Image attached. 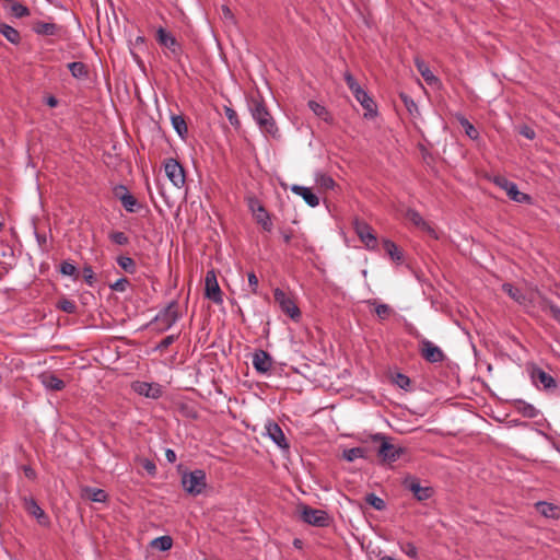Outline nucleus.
<instances>
[{
  "label": "nucleus",
  "instance_id": "f257e3e1",
  "mask_svg": "<svg viewBox=\"0 0 560 560\" xmlns=\"http://www.w3.org/2000/svg\"><path fill=\"white\" fill-rule=\"evenodd\" d=\"M249 110L254 120L262 132L272 137L278 133L276 122L262 101L258 98H252L249 102Z\"/></svg>",
  "mask_w": 560,
  "mask_h": 560
},
{
  "label": "nucleus",
  "instance_id": "f03ea898",
  "mask_svg": "<svg viewBox=\"0 0 560 560\" xmlns=\"http://www.w3.org/2000/svg\"><path fill=\"white\" fill-rule=\"evenodd\" d=\"M372 440L380 442L377 454L385 463L396 462L405 452L402 447L390 443V440L381 433L374 434Z\"/></svg>",
  "mask_w": 560,
  "mask_h": 560
},
{
  "label": "nucleus",
  "instance_id": "7ed1b4c3",
  "mask_svg": "<svg viewBox=\"0 0 560 560\" xmlns=\"http://www.w3.org/2000/svg\"><path fill=\"white\" fill-rule=\"evenodd\" d=\"M182 486L190 495H199L206 488V472L202 469H195L184 472L182 476Z\"/></svg>",
  "mask_w": 560,
  "mask_h": 560
},
{
  "label": "nucleus",
  "instance_id": "20e7f679",
  "mask_svg": "<svg viewBox=\"0 0 560 560\" xmlns=\"http://www.w3.org/2000/svg\"><path fill=\"white\" fill-rule=\"evenodd\" d=\"M494 185L504 190L509 198L518 203H530L532 197L518 190L515 183L509 180L506 177L497 175L492 178Z\"/></svg>",
  "mask_w": 560,
  "mask_h": 560
},
{
  "label": "nucleus",
  "instance_id": "39448f33",
  "mask_svg": "<svg viewBox=\"0 0 560 560\" xmlns=\"http://www.w3.org/2000/svg\"><path fill=\"white\" fill-rule=\"evenodd\" d=\"M300 516L303 522L317 527L327 526L329 522V516L326 511L314 509L305 504L300 506Z\"/></svg>",
  "mask_w": 560,
  "mask_h": 560
},
{
  "label": "nucleus",
  "instance_id": "423d86ee",
  "mask_svg": "<svg viewBox=\"0 0 560 560\" xmlns=\"http://www.w3.org/2000/svg\"><path fill=\"white\" fill-rule=\"evenodd\" d=\"M273 296L276 302L279 304L281 311L285 313L288 316H290L293 320H299L301 317V312L294 301L287 295L285 292H283L280 289H276L273 291Z\"/></svg>",
  "mask_w": 560,
  "mask_h": 560
},
{
  "label": "nucleus",
  "instance_id": "0eeeda50",
  "mask_svg": "<svg viewBox=\"0 0 560 560\" xmlns=\"http://www.w3.org/2000/svg\"><path fill=\"white\" fill-rule=\"evenodd\" d=\"M178 319V311L175 302L162 310L154 318L161 331L170 329Z\"/></svg>",
  "mask_w": 560,
  "mask_h": 560
},
{
  "label": "nucleus",
  "instance_id": "6e6552de",
  "mask_svg": "<svg viewBox=\"0 0 560 560\" xmlns=\"http://www.w3.org/2000/svg\"><path fill=\"white\" fill-rule=\"evenodd\" d=\"M164 171L171 183L180 188L185 185V172L183 166L175 159H167L164 163Z\"/></svg>",
  "mask_w": 560,
  "mask_h": 560
},
{
  "label": "nucleus",
  "instance_id": "1a4fd4ad",
  "mask_svg": "<svg viewBox=\"0 0 560 560\" xmlns=\"http://www.w3.org/2000/svg\"><path fill=\"white\" fill-rule=\"evenodd\" d=\"M156 42L167 48L174 58L182 55V47L177 39L165 28L159 27L156 31Z\"/></svg>",
  "mask_w": 560,
  "mask_h": 560
},
{
  "label": "nucleus",
  "instance_id": "9d476101",
  "mask_svg": "<svg viewBox=\"0 0 560 560\" xmlns=\"http://www.w3.org/2000/svg\"><path fill=\"white\" fill-rule=\"evenodd\" d=\"M205 294L206 298L211 300L212 302L220 304L222 303V292L220 285L217 280L215 272L213 270H209L206 275L205 279Z\"/></svg>",
  "mask_w": 560,
  "mask_h": 560
},
{
  "label": "nucleus",
  "instance_id": "9b49d317",
  "mask_svg": "<svg viewBox=\"0 0 560 560\" xmlns=\"http://www.w3.org/2000/svg\"><path fill=\"white\" fill-rule=\"evenodd\" d=\"M405 218L415 224L418 229L429 234L432 238H439V233L436 230L429 222H427L417 210L408 208L405 212Z\"/></svg>",
  "mask_w": 560,
  "mask_h": 560
},
{
  "label": "nucleus",
  "instance_id": "f8f14e48",
  "mask_svg": "<svg viewBox=\"0 0 560 560\" xmlns=\"http://www.w3.org/2000/svg\"><path fill=\"white\" fill-rule=\"evenodd\" d=\"M354 230L360 241L368 249H375L377 247V238L369 224L362 221H355Z\"/></svg>",
  "mask_w": 560,
  "mask_h": 560
},
{
  "label": "nucleus",
  "instance_id": "ddd939ff",
  "mask_svg": "<svg viewBox=\"0 0 560 560\" xmlns=\"http://www.w3.org/2000/svg\"><path fill=\"white\" fill-rule=\"evenodd\" d=\"M421 355L431 363L442 362L444 360L443 351L428 339L420 341Z\"/></svg>",
  "mask_w": 560,
  "mask_h": 560
},
{
  "label": "nucleus",
  "instance_id": "4468645a",
  "mask_svg": "<svg viewBox=\"0 0 560 560\" xmlns=\"http://www.w3.org/2000/svg\"><path fill=\"white\" fill-rule=\"evenodd\" d=\"M267 436L281 450H289L287 438L280 425L273 421H269L265 425Z\"/></svg>",
  "mask_w": 560,
  "mask_h": 560
},
{
  "label": "nucleus",
  "instance_id": "2eb2a0df",
  "mask_svg": "<svg viewBox=\"0 0 560 560\" xmlns=\"http://www.w3.org/2000/svg\"><path fill=\"white\" fill-rule=\"evenodd\" d=\"M115 196L120 200L126 211L132 213L139 207L138 200L128 191L124 185H118L114 188Z\"/></svg>",
  "mask_w": 560,
  "mask_h": 560
},
{
  "label": "nucleus",
  "instance_id": "dca6fc26",
  "mask_svg": "<svg viewBox=\"0 0 560 560\" xmlns=\"http://www.w3.org/2000/svg\"><path fill=\"white\" fill-rule=\"evenodd\" d=\"M405 486L413 493L418 501L428 500L433 494V489L431 487H422L420 482L415 478L406 480Z\"/></svg>",
  "mask_w": 560,
  "mask_h": 560
},
{
  "label": "nucleus",
  "instance_id": "f3484780",
  "mask_svg": "<svg viewBox=\"0 0 560 560\" xmlns=\"http://www.w3.org/2000/svg\"><path fill=\"white\" fill-rule=\"evenodd\" d=\"M23 501L25 511L30 515L34 516L39 524L46 525L48 523V517L46 513L33 498H24Z\"/></svg>",
  "mask_w": 560,
  "mask_h": 560
},
{
  "label": "nucleus",
  "instance_id": "a211bd4d",
  "mask_svg": "<svg viewBox=\"0 0 560 560\" xmlns=\"http://www.w3.org/2000/svg\"><path fill=\"white\" fill-rule=\"evenodd\" d=\"M253 365L259 373H267L272 366V359L268 352L257 350L253 355Z\"/></svg>",
  "mask_w": 560,
  "mask_h": 560
},
{
  "label": "nucleus",
  "instance_id": "6ab92c4d",
  "mask_svg": "<svg viewBox=\"0 0 560 560\" xmlns=\"http://www.w3.org/2000/svg\"><path fill=\"white\" fill-rule=\"evenodd\" d=\"M532 380L536 385L541 384L545 389H551L556 387L555 378L538 368L532 371Z\"/></svg>",
  "mask_w": 560,
  "mask_h": 560
},
{
  "label": "nucleus",
  "instance_id": "aec40b11",
  "mask_svg": "<svg viewBox=\"0 0 560 560\" xmlns=\"http://www.w3.org/2000/svg\"><path fill=\"white\" fill-rule=\"evenodd\" d=\"M292 192L303 198V200L310 206V207H317L319 205V198L312 191L311 188L293 185L291 188Z\"/></svg>",
  "mask_w": 560,
  "mask_h": 560
},
{
  "label": "nucleus",
  "instance_id": "412c9836",
  "mask_svg": "<svg viewBox=\"0 0 560 560\" xmlns=\"http://www.w3.org/2000/svg\"><path fill=\"white\" fill-rule=\"evenodd\" d=\"M33 31L43 36H57L61 31V26L50 22L38 21L33 25Z\"/></svg>",
  "mask_w": 560,
  "mask_h": 560
},
{
  "label": "nucleus",
  "instance_id": "4be33fe9",
  "mask_svg": "<svg viewBox=\"0 0 560 560\" xmlns=\"http://www.w3.org/2000/svg\"><path fill=\"white\" fill-rule=\"evenodd\" d=\"M39 380L44 387L50 390H61L65 387V382L52 373H43Z\"/></svg>",
  "mask_w": 560,
  "mask_h": 560
},
{
  "label": "nucleus",
  "instance_id": "5701e85b",
  "mask_svg": "<svg viewBox=\"0 0 560 560\" xmlns=\"http://www.w3.org/2000/svg\"><path fill=\"white\" fill-rule=\"evenodd\" d=\"M355 100L362 105V107L366 110L365 116H373L375 115V104L374 101L369 96V94L363 90L360 89L359 91H355L353 94Z\"/></svg>",
  "mask_w": 560,
  "mask_h": 560
},
{
  "label": "nucleus",
  "instance_id": "b1692460",
  "mask_svg": "<svg viewBox=\"0 0 560 560\" xmlns=\"http://www.w3.org/2000/svg\"><path fill=\"white\" fill-rule=\"evenodd\" d=\"M253 217L265 231L270 232L272 230V221L264 206H259Z\"/></svg>",
  "mask_w": 560,
  "mask_h": 560
},
{
  "label": "nucleus",
  "instance_id": "393cba45",
  "mask_svg": "<svg viewBox=\"0 0 560 560\" xmlns=\"http://www.w3.org/2000/svg\"><path fill=\"white\" fill-rule=\"evenodd\" d=\"M135 389L137 393L145 397L159 398L161 396V388L158 385H152L145 382L138 383L135 386Z\"/></svg>",
  "mask_w": 560,
  "mask_h": 560
},
{
  "label": "nucleus",
  "instance_id": "a878e982",
  "mask_svg": "<svg viewBox=\"0 0 560 560\" xmlns=\"http://www.w3.org/2000/svg\"><path fill=\"white\" fill-rule=\"evenodd\" d=\"M307 105L315 116L323 119L325 122L329 125L332 124L334 118L324 105L315 101H310Z\"/></svg>",
  "mask_w": 560,
  "mask_h": 560
},
{
  "label": "nucleus",
  "instance_id": "bb28decb",
  "mask_svg": "<svg viewBox=\"0 0 560 560\" xmlns=\"http://www.w3.org/2000/svg\"><path fill=\"white\" fill-rule=\"evenodd\" d=\"M536 509L541 515H544L545 517H548V518H558L560 515L558 506H556L551 503H548V502H544V501L537 502Z\"/></svg>",
  "mask_w": 560,
  "mask_h": 560
},
{
  "label": "nucleus",
  "instance_id": "cd10ccee",
  "mask_svg": "<svg viewBox=\"0 0 560 560\" xmlns=\"http://www.w3.org/2000/svg\"><path fill=\"white\" fill-rule=\"evenodd\" d=\"M383 247L392 260L398 264L402 261V252L397 247V245L394 242H392L390 240H384Z\"/></svg>",
  "mask_w": 560,
  "mask_h": 560
},
{
  "label": "nucleus",
  "instance_id": "c85d7f7f",
  "mask_svg": "<svg viewBox=\"0 0 560 560\" xmlns=\"http://www.w3.org/2000/svg\"><path fill=\"white\" fill-rule=\"evenodd\" d=\"M502 290L516 303L521 305H525L527 302L526 295L517 288L513 287L510 283H504L502 285Z\"/></svg>",
  "mask_w": 560,
  "mask_h": 560
},
{
  "label": "nucleus",
  "instance_id": "c756f323",
  "mask_svg": "<svg viewBox=\"0 0 560 560\" xmlns=\"http://www.w3.org/2000/svg\"><path fill=\"white\" fill-rule=\"evenodd\" d=\"M416 67L428 84L438 82V78L432 73L429 66L423 60L416 59Z\"/></svg>",
  "mask_w": 560,
  "mask_h": 560
},
{
  "label": "nucleus",
  "instance_id": "7c9ffc66",
  "mask_svg": "<svg viewBox=\"0 0 560 560\" xmlns=\"http://www.w3.org/2000/svg\"><path fill=\"white\" fill-rule=\"evenodd\" d=\"M171 122H172L174 130L177 132V135L182 139H185V137L187 136L188 129H187V124H186L184 116L173 115L171 117Z\"/></svg>",
  "mask_w": 560,
  "mask_h": 560
},
{
  "label": "nucleus",
  "instance_id": "2f4dec72",
  "mask_svg": "<svg viewBox=\"0 0 560 560\" xmlns=\"http://www.w3.org/2000/svg\"><path fill=\"white\" fill-rule=\"evenodd\" d=\"M456 118L460 126L465 129V133L467 137H469L471 140H477L479 138L478 130L474 127L472 124L469 122V120L465 116L457 114Z\"/></svg>",
  "mask_w": 560,
  "mask_h": 560
},
{
  "label": "nucleus",
  "instance_id": "473e14b6",
  "mask_svg": "<svg viewBox=\"0 0 560 560\" xmlns=\"http://www.w3.org/2000/svg\"><path fill=\"white\" fill-rule=\"evenodd\" d=\"M368 451L364 447H352L345 450L342 453V457L347 462H353L358 458H366Z\"/></svg>",
  "mask_w": 560,
  "mask_h": 560
},
{
  "label": "nucleus",
  "instance_id": "72a5a7b5",
  "mask_svg": "<svg viewBox=\"0 0 560 560\" xmlns=\"http://www.w3.org/2000/svg\"><path fill=\"white\" fill-rule=\"evenodd\" d=\"M151 546L160 551H167L173 546V539L171 536L156 537L151 541Z\"/></svg>",
  "mask_w": 560,
  "mask_h": 560
},
{
  "label": "nucleus",
  "instance_id": "f704fd0d",
  "mask_svg": "<svg viewBox=\"0 0 560 560\" xmlns=\"http://www.w3.org/2000/svg\"><path fill=\"white\" fill-rule=\"evenodd\" d=\"M0 33L12 44H18L21 39L19 32L8 24L0 25Z\"/></svg>",
  "mask_w": 560,
  "mask_h": 560
},
{
  "label": "nucleus",
  "instance_id": "c9c22d12",
  "mask_svg": "<svg viewBox=\"0 0 560 560\" xmlns=\"http://www.w3.org/2000/svg\"><path fill=\"white\" fill-rule=\"evenodd\" d=\"M116 261L121 269L130 275L135 273L137 270L136 261L131 257L119 256L117 257Z\"/></svg>",
  "mask_w": 560,
  "mask_h": 560
},
{
  "label": "nucleus",
  "instance_id": "e433bc0d",
  "mask_svg": "<svg viewBox=\"0 0 560 560\" xmlns=\"http://www.w3.org/2000/svg\"><path fill=\"white\" fill-rule=\"evenodd\" d=\"M316 184L325 190L334 189L336 186L335 180L331 176L325 173H317L315 177Z\"/></svg>",
  "mask_w": 560,
  "mask_h": 560
},
{
  "label": "nucleus",
  "instance_id": "4c0bfd02",
  "mask_svg": "<svg viewBox=\"0 0 560 560\" xmlns=\"http://www.w3.org/2000/svg\"><path fill=\"white\" fill-rule=\"evenodd\" d=\"M85 495L93 502H105L107 493L98 488H85Z\"/></svg>",
  "mask_w": 560,
  "mask_h": 560
},
{
  "label": "nucleus",
  "instance_id": "58836bf2",
  "mask_svg": "<svg viewBox=\"0 0 560 560\" xmlns=\"http://www.w3.org/2000/svg\"><path fill=\"white\" fill-rule=\"evenodd\" d=\"M69 71L77 79H82L88 75L86 67L83 62L74 61L68 65Z\"/></svg>",
  "mask_w": 560,
  "mask_h": 560
},
{
  "label": "nucleus",
  "instance_id": "ea45409f",
  "mask_svg": "<svg viewBox=\"0 0 560 560\" xmlns=\"http://www.w3.org/2000/svg\"><path fill=\"white\" fill-rule=\"evenodd\" d=\"M517 409L518 411L524 416V417H527V418H536L539 413V411L530 404L526 402V401H523V400H518L517 401Z\"/></svg>",
  "mask_w": 560,
  "mask_h": 560
},
{
  "label": "nucleus",
  "instance_id": "a19ab883",
  "mask_svg": "<svg viewBox=\"0 0 560 560\" xmlns=\"http://www.w3.org/2000/svg\"><path fill=\"white\" fill-rule=\"evenodd\" d=\"M368 303L375 306V313L381 319H386L392 313V308L387 304L377 303L376 300H369Z\"/></svg>",
  "mask_w": 560,
  "mask_h": 560
},
{
  "label": "nucleus",
  "instance_id": "79ce46f5",
  "mask_svg": "<svg viewBox=\"0 0 560 560\" xmlns=\"http://www.w3.org/2000/svg\"><path fill=\"white\" fill-rule=\"evenodd\" d=\"M365 502L377 511H383L386 508L385 501L374 493L366 494Z\"/></svg>",
  "mask_w": 560,
  "mask_h": 560
},
{
  "label": "nucleus",
  "instance_id": "37998d69",
  "mask_svg": "<svg viewBox=\"0 0 560 560\" xmlns=\"http://www.w3.org/2000/svg\"><path fill=\"white\" fill-rule=\"evenodd\" d=\"M545 311H548L552 318L560 324V307L553 304L550 301H545L544 307Z\"/></svg>",
  "mask_w": 560,
  "mask_h": 560
},
{
  "label": "nucleus",
  "instance_id": "c03bdc74",
  "mask_svg": "<svg viewBox=\"0 0 560 560\" xmlns=\"http://www.w3.org/2000/svg\"><path fill=\"white\" fill-rule=\"evenodd\" d=\"M109 240L117 245H127L129 243L128 236L120 231L109 233Z\"/></svg>",
  "mask_w": 560,
  "mask_h": 560
},
{
  "label": "nucleus",
  "instance_id": "a18cd8bd",
  "mask_svg": "<svg viewBox=\"0 0 560 560\" xmlns=\"http://www.w3.org/2000/svg\"><path fill=\"white\" fill-rule=\"evenodd\" d=\"M60 272L63 276H69V277H74V278L78 277L77 267L73 264L69 262V261H63L60 265Z\"/></svg>",
  "mask_w": 560,
  "mask_h": 560
},
{
  "label": "nucleus",
  "instance_id": "49530a36",
  "mask_svg": "<svg viewBox=\"0 0 560 560\" xmlns=\"http://www.w3.org/2000/svg\"><path fill=\"white\" fill-rule=\"evenodd\" d=\"M11 12L16 18H23L30 14V10L27 9V7H25L22 3H13L11 5Z\"/></svg>",
  "mask_w": 560,
  "mask_h": 560
},
{
  "label": "nucleus",
  "instance_id": "de8ad7c7",
  "mask_svg": "<svg viewBox=\"0 0 560 560\" xmlns=\"http://www.w3.org/2000/svg\"><path fill=\"white\" fill-rule=\"evenodd\" d=\"M224 112H225V116H226L228 120L230 121V124L233 127L238 128L241 126V122H240L236 112L233 108L228 107V106L224 107Z\"/></svg>",
  "mask_w": 560,
  "mask_h": 560
},
{
  "label": "nucleus",
  "instance_id": "09e8293b",
  "mask_svg": "<svg viewBox=\"0 0 560 560\" xmlns=\"http://www.w3.org/2000/svg\"><path fill=\"white\" fill-rule=\"evenodd\" d=\"M400 550L411 559L418 558V549L412 542H406L401 545Z\"/></svg>",
  "mask_w": 560,
  "mask_h": 560
},
{
  "label": "nucleus",
  "instance_id": "8fccbe9b",
  "mask_svg": "<svg viewBox=\"0 0 560 560\" xmlns=\"http://www.w3.org/2000/svg\"><path fill=\"white\" fill-rule=\"evenodd\" d=\"M221 18L226 22V23H230V24H235L236 21H235V16L233 14V12L231 11V9L223 4L221 7Z\"/></svg>",
  "mask_w": 560,
  "mask_h": 560
},
{
  "label": "nucleus",
  "instance_id": "3c124183",
  "mask_svg": "<svg viewBox=\"0 0 560 560\" xmlns=\"http://www.w3.org/2000/svg\"><path fill=\"white\" fill-rule=\"evenodd\" d=\"M345 81L348 85V88L351 90V92L354 94L355 91H359L360 89H362L358 82L355 81V79L353 78V75L349 72H346L345 73Z\"/></svg>",
  "mask_w": 560,
  "mask_h": 560
},
{
  "label": "nucleus",
  "instance_id": "603ef678",
  "mask_svg": "<svg viewBox=\"0 0 560 560\" xmlns=\"http://www.w3.org/2000/svg\"><path fill=\"white\" fill-rule=\"evenodd\" d=\"M394 382L402 389H407L410 385V378L401 373L396 374Z\"/></svg>",
  "mask_w": 560,
  "mask_h": 560
},
{
  "label": "nucleus",
  "instance_id": "864d4df0",
  "mask_svg": "<svg viewBox=\"0 0 560 560\" xmlns=\"http://www.w3.org/2000/svg\"><path fill=\"white\" fill-rule=\"evenodd\" d=\"M247 279H248L249 292L252 294H257L258 293V278L256 277V275L254 272H249L247 275Z\"/></svg>",
  "mask_w": 560,
  "mask_h": 560
},
{
  "label": "nucleus",
  "instance_id": "5fc2aeb1",
  "mask_svg": "<svg viewBox=\"0 0 560 560\" xmlns=\"http://www.w3.org/2000/svg\"><path fill=\"white\" fill-rule=\"evenodd\" d=\"M129 285V281L128 279L126 278H120L118 279L116 282H114L110 288L114 290V291H118V292H124L127 287Z\"/></svg>",
  "mask_w": 560,
  "mask_h": 560
},
{
  "label": "nucleus",
  "instance_id": "6e6d98bb",
  "mask_svg": "<svg viewBox=\"0 0 560 560\" xmlns=\"http://www.w3.org/2000/svg\"><path fill=\"white\" fill-rule=\"evenodd\" d=\"M401 98H402V102L406 106V108L408 109V112L412 115L413 113L418 112V106L417 104L415 103V101L412 98H410L409 96L407 95H401Z\"/></svg>",
  "mask_w": 560,
  "mask_h": 560
},
{
  "label": "nucleus",
  "instance_id": "4d7b16f0",
  "mask_svg": "<svg viewBox=\"0 0 560 560\" xmlns=\"http://www.w3.org/2000/svg\"><path fill=\"white\" fill-rule=\"evenodd\" d=\"M176 336L175 335H170L167 337H165L164 339H162L160 341V343L156 346V350H164L166 349L167 347H170L175 340H176Z\"/></svg>",
  "mask_w": 560,
  "mask_h": 560
},
{
  "label": "nucleus",
  "instance_id": "13d9d810",
  "mask_svg": "<svg viewBox=\"0 0 560 560\" xmlns=\"http://www.w3.org/2000/svg\"><path fill=\"white\" fill-rule=\"evenodd\" d=\"M83 278L88 284L92 285L94 282V271L91 266H84Z\"/></svg>",
  "mask_w": 560,
  "mask_h": 560
},
{
  "label": "nucleus",
  "instance_id": "bf43d9fd",
  "mask_svg": "<svg viewBox=\"0 0 560 560\" xmlns=\"http://www.w3.org/2000/svg\"><path fill=\"white\" fill-rule=\"evenodd\" d=\"M142 467H143V469H144L148 474H150V475H152V476L156 472V466H155V464H154L152 460H150V459H143V460H142Z\"/></svg>",
  "mask_w": 560,
  "mask_h": 560
},
{
  "label": "nucleus",
  "instance_id": "052dcab7",
  "mask_svg": "<svg viewBox=\"0 0 560 560\" xmlns=\"http://www.w3.org/2000/svg\"><path fill=\"white\" fill-rule=\"evenodd\" d=\"M520 135H522L523 137H525L526 139H529V140H533L536 137L534 129H532L528 126H522L520 128Z\"/></svg>",
  "mask_w": 560,
  "mask_h": 560
},
{
  "label": "nucleus",
  "instance_id": "680f3d73",
  "mask_svg": "<svg viewBox=\"0 0 560 560\" xmlns=\"http://www.w3.org/2000/svg\"><path fill=\"white\" fill-rule=\"evenodd\" d=\"M59 307L67 312V313H73L75 311V305L73 302L69 301V300H63L62 302H60V305Z\"/></svg>",
  "mask_w": 560,
  "mask_h": 560
},
{
  "label": "nucleus",
  "instance_id": "e2e57ef3",
  "mask_svg": "<svg viewBox=\"0 0 560 560\" xmlns=\"http://www.w3.org/2000/svg\"><path fill=\"white\" fill-rule=\"evenodd\" d=\"M22 469L26 478L31 480L36 478V471L31 466H23Z\"/></svg>",
  "mask_w": 560,
  "mask_h": 560
},
{
  "label": "nucleus",
  "instance_id": "0e129e2a",
  "mask_svg": "<svg viewBox=\"0 0 560 560\" xmlns=\"http://www.w3.org/2000/svg\"><path fill=\"white\" fill-rule=\"evenodd\" d=\"M259 206H262V205L257 199L250 198L248 200V208H249V210L252 211L253 214L255 213V211H257V208Z\"/></svg>",
  "mask_w": 560,
  "mask_h": 560
},
{
  "label": "nucleus",
  "instance_id": "69168bd1",
  "mask_svg": "<svg viewBox=\"0 0 560 560\" xmlns=\"http://www.w3.org/2000/svg\"><path fill=\"white\" fill-rule=\"evenodd\" d=\"M165 457H166L168 463H175L176 458H177L176 457V453L173 450H171V448H167L165 451Z\"/></svg>",
  "mask_w": 560,
  "mask_h": 560
},
{
  "label": "nucleus",
  "instance_id": "338daca9",
  "mask_svg": "<svg viewBox=\"0 0 560 560\" xmlns=\"http://www.w3.org/2000/svg\"><path fill=\"white\" fill-rule=\"evenodd\" d=\"M46 104L49 106V107H56L58 105V100L55 97V96H49L47 97L46 100Z\"/></svg>",
  "mask_w": 560,
  "mask_h": 560
},
{
  "label": "nucleus",
  "instance_id": "774afa93",
  "mask_svg": "<svg viewBox=\"0 0 560 560\" xmlns=\"http://www.w3.org/2000/svg\"><path fill=\"white\" fill-rule=\"evenodd\" d=\"M282 236H283V241H284V243H285V244H289V243H290V241H291V234L283 233V234H282Z\"/></svg>",
  "mask_w": 560,
  "mask_h": 560
}]
</instances>
